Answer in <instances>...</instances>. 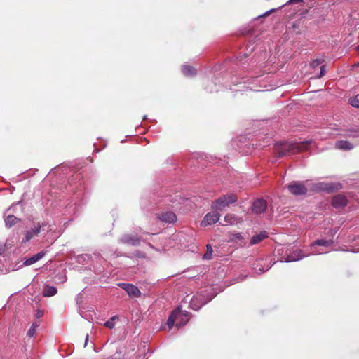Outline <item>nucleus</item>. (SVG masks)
<instances>
[{
	"label": "nucleus",
	"instance_id": "1",
	"mask_svg": "<svg viewBox=\"0 0 359 359\" xmlns=\"http://www.w3.org/2000/svg\"><path fill=\"white\" fill-rule=\"evenodd\" d=\"M312 143V140L306 142L292 143L289 142H279L276 144L275 149L278 157L294 154L297 152L307 149L308 146Z\"/></svg>",
	"mask_w": 359,
	"mask_h": 359
},
{
	"label": "nucleus",
	"instance_id": "2",
	"mask_svg": "<svg viewBox=\"0 0 359 359\" xmlns=\"http://www.w3.org/2000/svg\"><path fill=\"white\" fill-rule=\"evenodd\" d=\"M238 197L233 194H227L212 202L211 208L217 211H222L231 204L237 201Z\"/></svg>",
	"mask_w": 359,
	"mask_h": 359
},
{
	"label": "nucleus",
	"instance_id": "3",
	"mask_svg": "<svg viewBox=\"0 0 359 359\" xmlns=\"http://www.w3.org/2000/svg\"><path fill=\"white\" fill-rule=\"evenodd\" d=\"M312 190L315 191H325L327 193L334 192L341 188L339 183L317 182L312 185Z\"/></svg>",
	"mask_w": 359,
	"mask_h": 359
},
{
	"label": "nucleus",
	"instance_id": "4",
	"mask_svg": "<svg viewBox=\"0 0 359 359\" xmlns=\"http://www.w3.org/2000/svg\"><path fill=\"white\" fill-rule=\"evenodd\" d=\"M289 191L295 196L304 195L307 192V188L302 182L293 181L287 185Z\"/></svg>",
	"mask_w": 359,
	"mask_h": 359
},
{
	"label": "nucleus",
	"instance_id": "5",
	"mask_svg": "<svg viewBox=\"0 0 359 359\" xmlns=\"http://www.w3.org/2000/svg\"><path fill=\"white\" fill-rule=\"evenodd\" d=\"M214 297L215 295H212L211 297L205 299L201 294L195 295L191 298L189 306L193 310L198 311L204 304L211 301Z\"/></svg>",
	"mask_w": 359,
	"mask_h": 359
},
{
	"label": "nucleus",
	"instance_id": "6",
	"mask_svg": "<svg viewBox=\"0 0 359 359\" xmlns=\"http://www.w3.org/2000/svg\"><path fill=\"white\" fill-rule=\"evenodd\" d=\"M184 316L186 318V320L188 319V312L186 311H181L180 309H176L173 311L168 317L167 324L170 330H171L175 324V322H177V320L180 318V317Z\"/></svg>",
	"mask_w": 359,
	"mask_h": 359
},
{
	"label": "nucleus",
	"instance_id": "7",
	"mask_svg": "<svg viewBox=\"0 0 359 359\" xmlns=\"http://www.w3.org/2000/svg\"><path fill=\"white\" fill-rule=\"evenodd\" d=\"M333 244V240L332 239H329V240H327V239H317L314 242H313L311 244V249H314V248L316 246H323V247H325V248H328L330 246H331ZM328 251H325V252H323V251H320V250H313V255H320V254H323L324 252H327Z\"/></svg>",
	"mask_w": 359,
	"mask_h": 359
},
{
	"label": "nucleus",
	"instance_id": "8",
	"mask_svg": "<svg viewBox=\"0 0 359 359\" xmlns=\"http://www.w3.org/2000/svg\"><path fill=\"white\" fill-rule=\"evenodd\" d=\"M220 217V215L219 212L216 211H213L212 212H209L206 214L204 217L203 219L201 222V225L206 226L208 225L214 224L217 223Z\"/></svg>",
	"mask_w": 359,
	"mask_h": 359
},
{
	"label": "nucleus",
	"instance_id": "9",
	"mask_svg": "<svg viewBox=\"0 0 359 359\" xmlns=\"http://www.w3.org/2000/svg\"><path fill=\"white\" fill-rule=\"evenodd\" d=\"M309 255H304L303 254L302 250H296L291 252L290 254L287 255L286 257L283 258L280 262H297L299 260H301L305 257H308Z\"/></svg>",
	"mask_w": 359,
	"mask_h": 359
},
{
	"label": "nucleus",
	"instance_id": "10",
	"mask_svg": "<svg viewBox=\"0 0 359 359\" xmlns=\"http://www.w3.org/2000/svg\"><path fill=\"white\" fill-rule=\"evenodd\" d=\"M271 266L272 264H266V261L263 259H257L252 264V269L257 273H262L267 271Z\"/></svg>",
	"mask_w": 359,
	"mask_h": 359
},
{
	"label": "nucleus",
	"instance_id": "11",
	"mask_svg": "<svg viewBox=\"0 0 359 359\" xmlns=\"http://www.w3.org/2000/svg\"><path fill=\"white\" fill-rule=\"evenodd\" d=\"M118 286L123 288L130 297H139L141 295V292L137 287L133 284L129 283H119Z\"/></svg>",
	"mask_w": 359,
	"mask_h": 359
},
{
	"label": "nucleus",
	"instance_id": "12",
	"mask_svg": "<svg viewBox=\"0 0 359 359\" xmlns=\"http://www.w3.org/2000/svg\"><path fill=\"white\" fill-rule=\"evenodd\" d=\"M46 226L44 223H42L41 224H38V226L32 228L29 231H27L25 233V238H23L22 242L26 243L29 241L31 239H32L34 237L37 236L39 233L41 232V230L42 228H43Z\"/></svg>",
	"mask_w": 359,
	"mask_h": 359
},
{
	"label": "nucleus",
	"instance_id": "13",
	"mask_svg": "<svg viewBox=\"0 0 359 359\" xmlns=\"http://www.w3.org/2000/svg\"><path fill=\"white\" fill-rule=\"evenodd\" d=\"M266 208V201L262 198L256 200L252 204V211L256 214H260L264 212Z\"/></svg>",
	"mask_w": 359,
	"mask_h": 359
},
{
	"label": "nucleus",
	"instance_id": "14",
	"mask_svg": "<svg viewBox=\"0 0 359 359\" xmlns=\"http://www.w3.org/2000/svg\"><path fill=\"white\" fill-rule=\"evenodd\" d=\"M119 242L125 243V244L136 246L140 244V240L138 237H137L135 236L130 235V234H125L120 238Z\"/></svg>",
	"mask_w": 359,
	"mask_h": 359
},
{
	"label": "nucleus",
	"instance_id": "15",
	"mask_svg": "<svg viewBox=\"0 0 359 359\" xmlns=\"http://www.w3.org/2000/svg\"><path fill=\"white\" fill-rule=\"evenodd\" d=\"M347 204V199L343 195H336L332 199V205L335 208H340Z\"/></svg>",
	"mask_w": 359,
	"mask_h": 359
},
{
	"label": "nucleus",
	"instance_id": "16",
	"mask_svg": "<svg viewBox=\"0 0 359 359\" xmlns=\"http://www.w3.org/2000/svg\"><path fill=\"white\" fill-rule=\"evenodd\" d=\"M158 219L166 223H172L176 222L177 216L173 212H161L158 215Z\"/></svg>",
	"mask_w": 359,
	"mask_h": 359
},
{
	"label": "nucleus",
	"instance_id": "17",
	"mask_svg": "<svg viewBox=\"0 0 359 359\" xmlns=\"http://www.w3.org/2000/svg\"><path fill=\"white\" fill-rule=\"evenodd\" d=\"M45 255H46V251L42 250V251L35 254L32 257L27 259L24 262L23 265H25V266H30V265L36 263L39 260H40L41 258H43Z\"/></svg>",
	"mask_w": 359,
	"mask_h": 359
},
{
	"label": "nucleus",
	"instance_id": "18",
	"mask_svg": "<svg viewBox=\"0 0 359 359\" xmlns=\"http://www.w3.org/2000/svg\"><path fill=\"white\" fill-rule=\"evenodd\" d=\"M268 237V233L265 231H261L259 233L255 235L252 237L250 241V245H253L262 241Z\"/></svg>",
	"mask_w": 359,
	"mask_h": 359
},
{
	"label": "nucleus",
	"instance_id": "19",
	"mask_svg": "<svg viewBox=\"0 0 359 359\" xmlns=\"http://www.w3.org/2000/svg\"><path fill=\"white\" fill-rule=\"evenodd\" d=\"M336 148L343 150H351L353 148V145L348 141L339 140L335 144Z\"/></svg>",
	"mask_w": 359,
	"mask_h": 359
},
{
	"label": "nucleus",
	"instance_id": "20",
	"mask_svg": "<svg viewBox=\"0 0 359 359\" xmlns=\"http://www.w3.org/2000/svg\"><path fill=\"white\" fill-rule=\"evenodd\" d=\"M57 290L54 286L45 285L43 290V295L44 297H52L57 294Z\"/></svg>",
	"mask_w": 359,
	"mask_h": 359
},
{
	"label": "nucleus",
	"instance_id": "21",
	"mask_svg": "<svg viewBox=\"0 0 359 359\" xmlns=\"http://www.w3.org/2000/svg\"><path fill=\"white\" fill-rule=\"evenodd\" d=\"M182 72L187 76H192L196 74V69L190 65H183Z\"/></svg>",
	"mask_w": 359,
	"mask_h": 359
},
{
	"label": "nucleus",
	"instance_id": "22",
	"mask_svg": "<svg viewBox=\"0 0 359 359\" xmlns=\"http://www.w3.org/2000/svg\"><path fill=\"white\" fill-rule=\"evenodd\" d=\"M18 220L19 219L13 215H8L4 219L6 226L9 228L15 225Z\"/></svg>",
	"mask_w": 359,
	"mask_h": 359
},
{
	"label": "nucleus",
	"instance_id": "23",
	"mask_svg": "<svg viewBox=\"0 0 359 359\" xmlns=\"http://www.w3.org/2000/svg\"><path fill=\"white\" fill-rule=\"evenodd\" d=\"M224 222L226 224H235L238 222V218L232 214H227L224 217Z\"/></svg>",
	"mask_w": 359,
	"mask_h": 359
},
{
	"label": "nucleus",
	"instance_id": "24",
	"mask_svg": "<svg viewBox=\"0 0 359 359\" xmlns=\"http://www.w3.org/2000/svg\"><path fill=\"white\" fill-rule=\"evenodd\" d=\"M39 326V323L38 322L34 323L29 330L27 332V336L29 337H32L34 336L36 333V328Z\"/></svg>",
	"mask_w": 359,
	"mask_h": 359
},
{
	"label": "nucleus",
	"instance_id": "25",
	"mask_svg": "<svg viewBox=\"0 0 359 359\" xmlns=\"http://www.w3.org/2000/svg\"><path fill=\"white\" fill-rule=\"evenodd\" d=\"M189 320V313L188 312V319L186 320V318L184 316L180 317L178 320H177L176 326L177 327H180L184 326Z\"/></svg>",
	"mask_w": 359,
	"mask_h": 359
},
{
	"label": "nucleus",
	"instance_id": "26",
	"mask_svg": "<svg viewBox=\"0 0 359 359\" xmlns=\"http://www.w3.org/2000/svg\"><path fill=\"white\" fill-rule=\"evenodd\" d=\"M207 252L203 255V258L204 259H210L212 258V249L210 244L206 245Z\"/></svg>",
	"mask_w": 359,
	"mask_h": 359
},
{
	"label": "nucleus",
	"instance_id": "27",
	"mask_svg": "<svg viewBox=\"0 0 359 359\" xmlns=\"http://www.w3.org/2000/svg\"><path fill=\"white\" fill-rule=\"evenodd\" d=\"M350 104L354 107L359 108V95H357L353 98L350 99Z\"/></svg>",
	"mask_w": 359,
	"mask_h": 359
},
{
	"label": "nucleus",
	"instance_id": "28",
	"mask_svg": "<svg viewBox=\"0 0 359 359\" xmlns=\"http://www.w3.org/2000/svg\"><path fill=\"white\" fill-rule=\"evenodd\" d=\"M117 318L116 316H113L111 318L110 320H107V322L104 323V326L107 327H109L110 329H112L114 327V320Z\"/></svg>",
	"mask_w": 359,
	"mask_h": 359
},
{
	"label": "nucleus",
	"instance_id": "29",
	"mask_svg": "<svg viewBox=\"0 0 359 359\" xmlns=\"http://www.w3.org/2000/svg\"><path fill=\"white\" fill-rule=\"evenodd\" d=\"M322 60L320 59H316V60H313L311 62V67L312 68H316L317 67L318 65H320L321 63H322Z\"/></svg>",
	"mask_w": 359,
	"mask_h": 359
},
{
	"label": "nucleus",
	"instance_id": "30",
	"mask_svg": "<svg viewBox=\"0 0 359 359\" xmlns=\"http://www.w3.org/2000/svg\"><path fill=\"white\" fill-rule=\"evenodd\" d=\"M247 276H239L238 277L236 278V280L233 283H238V282H241V281H243L244 280L245 278H246Z\"/></svg>",
	"mask_w": 359,
	"mask_h": 359
},
{
	"label": "nucleus",
	"instance_id": "31",
	"mask_svg": "<svg viewBox=\"0 0 359 359\" xmlns=\"http://www.w3.org/2000/svg\"><path fill=\"white\" fill-rule=\"evenodd\" d=\"M325 74V66L323 65L320 67V72L319 74V75L318 76V78H321L322 76H323Z\"/></svg>",
	"mask_w": 359,
	"mask_h": 359
},
{
	"label": "nucleus",
	"instance_id": "32",
	"mask_svg": "<svg viewBox=\"0 0 359 359\" xmlns=\"http://www.w3.org/2000/svg\"><path fill=\"white\" fill-rule=\"evenodd\" d=\"M303 0H289L286 4H299L302 3Z\"/></svg>",
	"mask_w": 359,
	"mask_h": 359
},
{
	"label": "nucleus",
	"instance_id": "33",
	"mask_svg": "<svg viewBox=\"0 0 359 359\" xmlns=\"http://www.w3.org/2000/svg\"><path fill=\"white\" fill-rule=\"evenodd\" d=\"M273 11V9L269 10V11H266V13H264V14H262V15H259V17H260V18H261V17H265V16H267V15H269V13H271Z\"/></svg>",
	"mask_w": 359,
	"mask_h": 359
},
{
	"label": "nucleus",
	"instance_id": "34",
	"mask_svg": "<svg viewBox=\"0 0 359 359\" xmlns=\"http://www.w3.org/2000/svg\"><path fill=\"white\" fill-rule=\"evenodd\" d=\"M43 316V312L41 311H37L36 313V317L37 318H39L40 317H41Z\"/></svg>",
	"mask_w": 359,
	"mask_h": 359
},
{
	"label": "nucleus",
	"instance_id": "35",
	"mask_svg": "<svg viewBox=\"0 0 359 359\" xmlns=\"http://www.w3.org/2000/svg\"><path fill=\"white\" fill-rule=\"evenodd\" d=\"M88 340H89V334H86V339H85L84 346H87L88 342Z\"/></svg>",
	"mask_w": 359,
	"mask_h": 359
},
{
	"label": "nucleus",
	"instance_id": "36",
	"mask_svg": "<svg viewBox=\"0 0 359 359\" xmlns=\"http://www.w3.org/2000/svg\"><path fill=\"white\" fill-rule=\"evenodd\" d=\"M4 252V246L0 243V255L3 254Z\"/></svg>",
	"mask_w": 359,
	"mask_h": 359
},
{
	"label": "nucleus",
	"instance_id": "37",
	"mask_svg": "<svg viewBox=\"0 0 359 359\" xmlns=\"http://www.w3.org/2000/svg\"><path fill=\"white\" fill-rule=\"evenodd\" d=\"M83 258H84V257H83V256H79V257H78V262H81V259H83Z\"/></svg>",
	"mask_w": 359,
	"mask_h": 359
},
{
	"label": "nucleus",
	"instance_id": "38",
	"mask_svg": "<svg viewBox=\"0 0 359 359\" xmlns=\"http://www.w3.org/2000/svg\"><path fill=\"white\" fill-rule=\"evenodd\" d=\"M233 91H236V92H237V91H241V90H242V89H240V88H238V89L233 88Z\"/></svg>",
	"mask_w": 359,
	"mask_h": 359
},
{
	"label": "nucleus",
	"instance_id": "39",
	"mask_svg": "<svg viewBox=\"0 0 359 359\" xmlns=\"http://www.w3.org/2000/svg\"><path fill=\"white\" fill-rule=\"evenodd\" d=\"M354 66H355V67H359V61H358L357 63H355V64L354 65Z\"/></svg>",
	"mask_w": 359,
	"mask_h": 359
},
{
	"label": "nucleus",
	"instance_id": "40",
	"mask_svg": "<svg viewBox=\"0 0 359 359\" xmlns=\"http://www.w3.org/2000/svg\"><path fill=\"white\" fill-rule=\"evenodd\" d=\"M357 50L359 51V45L357 46Z\"/></svg>",
	"mask_w": 359,
	"mask_h": 359
}]
</instances>
